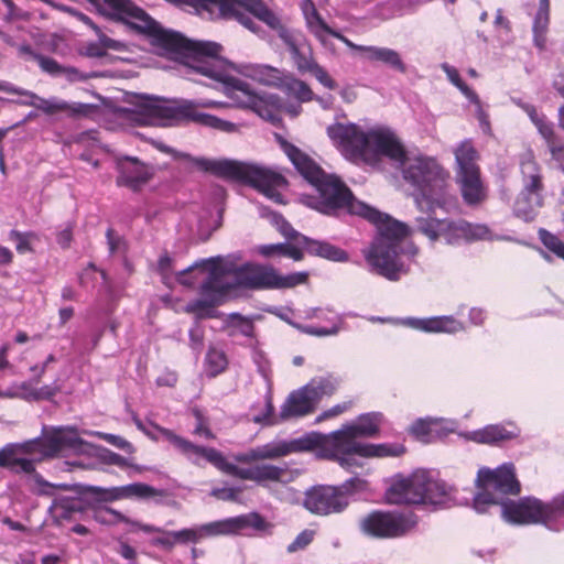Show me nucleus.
Listing matches in <instances>:
<instances>
[{"label":"nucleus","mask_w":564,"mask_h":564,"mask_svg":"<svg viewBox=\"0 0 564 564\" xmlns=\"http://www.w3.org/2000/svg\"><path fill=\"white\" fill-rule=\"evenodd\" d=\"M113 11V17L135 32L145 35L153 46L170 53L184 55L193 61L192 68L197 73L224 84L227 88L242 93L253 104L254 94L245 80L231 76L219 58L220 44L210 41H193L181 33L163 29L143 9L130 0H105Z\"/></svg>","instance_id":"nucleus-1"},{"label":"nucleus","mask_w":564,"mask_h":564,"mask_svg":"<svg viewBox=\"0 0 564 564\" xmlns=\"http://www.w3.org/2000/svg\"><path fill=\"white\" fill-rule=\"evenodd\" d=\"M196 3L209 11L216 9L224 19H234L248 30L257 33L259 25L250 17L258 18L278 32L286 45L299 72L308 73L316 64L310 43L301 32L288 29L281 20L267 7L262 0H195Z\"/></svg>","instance_id":"nucleus-2"},{"label":"nucleus","mask_w":564,"mask_h":564,"mask_svg":"<svg viewBox=\"0 0 564 564\" xmlns=\"http://www.w3.org/2000/svg\"><path fill=\"white\" fill-rule=\"evenodd\" d=\"M282 149L296 171L318 192L317 197H306L305 204L324 215L337 216L345 212L359 215L357 200L350 188L336 175L327 174L308 154L296 145L283 141Z\"/></svg>","instance_id":"nucleus-3"},{"label":"nucleus","mask_w":564,"mask_h":564,"mask_svg":"<svg viewBox=\"0 0 564 564\" xmlns=\"http://www.w3.org/2000/svg\"><path fill=\"white\" fill-rule=\"evenodd\" d=\"M115 519V522L130 525L131 532L142 531L143 533H162V536L154 538L151 543L165 551H172L176 544L198 543L202 539L216 535L237 534L247 528L264 530L267 522L258 512H250L237 517L205 523L195 528H185L178 531H165L160 527L133 520L122 512L107 508Z\"/></svg>","instance_id":"nucleus-4"},{"label":"nucleus","mask_w":564,"mask_h":564,"mask_svg":"<svg viewBox=\"0 0 564 564\" xmlns=\"http://www.w3.org/2000/svg\"><path fill=\"white\" fill-rule=\"evenodd\" d=\"M223 106L224 104L214 100H203L197 105L189 100L161 101L142 98L134 108H123L121 112L126 120L137 126H173L192 121L220 131L231 132L235 130L232 122L198 110V107L218 108Z\"/></svg>","instance_id":"nucleus-5"},{"label":"nucleus","mask_w":564,"mask_h":564,"mask_svg":"<svg viewBox=\"0 0 564 564\" xmlns=\"http://www.w3.org/2000/svg\"><path fill=\"white\" fill-rule=\"evenodd\" d=\"M402 175L415 187V204L421 212L434 214L438 208L449 214L459 209L458 198L452 191L451 173L436 158H408Z\"/></svg>","instance_id":"nucleus-6"},{"label":"nucleus","mask_w":564,"mask_h":564,"mask_svg":"<svg viewBox=\"0 0 564 564\" xmlns=\"http://www.w3.org/2000/svg\"><path fill=\"white\" fill-rule=\"evenodd\" d=\"M159 432L162 437L196 465L199 464L198 458L202 457L218 470L241 480L254 481L263 488H267L270 482L284 484L288 481L290 470L286 465L261 464L251 468H240L229 463L224 454L214 447L196 445L165 427H159Z\"/></svg>","instance_id":"nucleus-7"},{"label":"nucleus","mask_w":564,"mask_h":564,"mask_svg":"<svg viewBox=\"0 0 564 564\" xmlns=\"http://www.w3.org/2000/svg\"><path fill=\"white\" fill-rule=\"evenodd\" d=\"M159 432L162 437L196 465L199 464L198 458L202 457L218 470L241 480L254 481L263 488H267L270 482L284 484L288 481L290 470L286 465L261 464L251 468H240L229 463L224 454L214 447L196 445L165 427H159Z\"/></svg>","instance_id":"nucleus-8"},{"label":"nucleus","mask_w":564,"mask_h":564,"mask_svg":"<svg viewBox=\"0 0 564 564\" xmlns=\"http://www.w3.org/2000/svg\"><path fill=\"white\" fill-rule=\"evenodd\" d=\"M177 156L189 161L199 171L250 185L276 203L282 200L278 188L288 185L286 178L280 172L265 166L231 160L194 158L186 153H181Z\"/></svg>","instance_id":"nucleus-9"},{"label":"nucleus","mask_w":564,"mask_h":564,"mask_svg":"<svg viewBox=\"0 0 564 564\" xmlns=\"http://www.w3.org/2000/svg\"><path fill=\"white\" fill-rule=\"evenodd\" d=\"M455 489L425 469L405 476L397 474L389 479L384 492L389 505H444L452 499Z\"/></svg>","instance_id":"nucleus-10"},{"label":"nucleus","mask_w":564,"mask_h":564,"mask_svg":"<svg viewBox=\"0 0 564 564\" xmlns=\"http://www.w3.org/2000/svg\"><path fill=\"white\" fill-rule=\"evenodd\" d=\"M521 191L513 203V214L524 221H532L544 206L545 184L541 165L532 152L520 159Z\"/></svg>","instance_id":"nucleus-11"},{"label":"nucleus","mask_w":564,"mask_h":564,"mask_svg":"<svg viewBox=\"0 0 564 564\" xmlns=\"http://www.w3.org/2000/svg\"><path fill=\"white\" fill-rule=\"evenodd\" d=\"M477 494L474 507L478 512H485L489 506L501 505L505 496H518L521 491L512 464H505L496 469L480 468L476 479Z\"/></svg>","instance_id":"nucleus-12"},{"label":"nucleus","mask_w":564,"mask_h":564,"mask_svg":"<svg viewBox=\"0 0 564 564\" xmlns=\"http://www.w3.org/2000/svg\"><path fill=\"white\" fill-rule=\"evenodd\" d=\"M30 442L23 443H10L0 449V467L9 469L14 474H28L31 475L34 482L39 487L36 494L40 496H53L56 489L69 490L70 485L67 484H52L43 478V476L36 471L35 464L37 462V453L32 446H29Z\"/></svg>","instance_id":"nucleus-13"},{"label":"nucleus","mask_w":564,"mask_h":564,"mask_svg":"<svg viewBox=\"0 0 564 564\" xmlns=\"http://www.w3.org/2000/svg\"><path fill=\"white\" fill-rule=\"evenodd\" d=\"M433 215L429 214L426 217L415 219L416 230L431 241L443 238L447 243L455 245L462 241L479 240L488 234L486 226L474 225L465 219H438Z\"/></svg>","instance_id":"nucleus-14"},{"label":"nucleus","mask_w":564,"mask_h":564,"mask_svg":"<svg viewBox=\"0 0 564 564\" xmlns=\"http://www.w3.org/2000/svg\"><path fill=\"white\" fill-rule=\"evenodd\" d=\"M232 274L238 286L251 290L290 289L305 283L308 276L305 272L280 275L272 267L254 263L237 267Z\"/></svg>","instance_id":"nucleus-15"},{"label":"nucleus","mask_w":564,"mask_h":564,"mask_svg":"<svg viewBox=\"0 0 564 564\" xmlns=\"http://www.w3.org/2000/svg\"><path fill=\"white\" fill-rule=\"evenodd\" d=\"M417 523L414 512L373 510L360 520L359 528L371 538L395 539L413 531Z\"/></svg>","instance_id":"nucleus-16"},{"label":"nucleus","mask_w":564,"mask_h":564,"mask_svg":"<svg viewBox=\"0 0 564 564\" xmlns=\"http://www.w3.org/2000/svg\"><path fill=\"white\" fill-rule=\"evenodd\" d=\"M311 448L318 449L319 456L337 462L340 466H350L351 456L362 457L364 443L359 442L345 424L329 434H317L307 440Z\"/></svg>","instance_id":"nucleus-17"},{"label":"nucleus","mask_w":564,"mask_h":564,"mask_svg":"<svg viewBox=\"0 0 564 564\" xmlns=\"http://www.w3.org/2000/svg\"><path fill=\"white\" fill-rule=\"evenodd\" d=\"M29 442V449L33 446L37 453V462L61 457L65 452L79 449L84 444L77 427L69 425H44L41 435Z\"/></svg>","instance_id":"nucleus-18"},{"label":"nucleus","mask_w":564,"mask_h":564,"mask_svg":"<svg viewBox=\"0 0 564 564\" xmlns=\"http://www.w3.org/2000/svg\"><path fill=\"white\" fill-rule=\"evenodd\" d=\"M327 135L338 151L350 162L367 164L368 161H375V155L369 147V131H364L359 126L355 123H335L327 128Z\"/></svg>","instance_id":"nucleus-19"},{"label":"nucleus","mask_w":564,"mask_h":564,"mask_svg":"<svg viewBox=\"0 0 564 564\" xmlns=\"http://www.w3.org/2000/svg\"><path fill=\"white\" fill-rule=\"evenodd\" d=\"M0 91L25 97L26 99L21 101V105L33 107L47 116L63 112L68 117L77 118L86 117L91 112V106L88 104L68 102L56 97L46 99L31 90L17 87L8 82H0Z\"/></svg>","instance_id":"nucleus-20"},{"label":"nucleus","mask_w":564,"mask_h":564,"mask_svg":"<svg viewBox=\"0 0 564 564\" xmlns=\"http://www.w3.org/2000/svg\"><path fill=\"white\" fill-rule=\"evenodd\" d=\"M401 245L389 242L387 239H375L366 259L378 274L390 281H398L410 271L401 257Z\"/></svg>","instance_id":"nucleus-21"},{"label":"nucleus","mask_w":564,"mask_h":564,"mask_svg":"<svg viewBox=\"0 0 564 564\" xmlns=\"http://www.w3.org/2000/svg\"><path fill=\"white\" fill-rule=\"evenodd\" d=\"M350 503V490L345 486H314L305 492L303 506L312 514L325 517L344 512Z\"/></svg>","instance_id":"nucleus-22"},{"label":"nucleus","mask_w":564,"mask_h":564,"mask_svg":"<svg viewBox=\"0 0 564 564\" xmlns=\"http://www.w3.org/2000/svg\"><path fill=\"white\" fill-rule=\"evenodd\" d=\"M502 517L512 524H543L552 528L549 502L535 497H523L518 500L507 499L502 502Z\"/></svg>","instance_id":"nucleus-23"},{"label":"nucleus","mask_w":564,"mask_h":564,"mask_svg":"<svg viewBox=\"0 0 564 564\" xmlns=\"http://www.w3.org/2000/svg\"><path fill=\"white\" fill-rule=\"evenodd\" d=\"M369 138V147L375 155V161H368L367 165L375 166L379 164L382 156L402 165L408 160L404 144L391 129L382 127L370 129Z\"/></svg>","instance_id":"nucleus-24"},{"label":"nucleus","mask_w":564,"mask_h":564,"mask_svg":"<svg viewBox=\"0 0 564 564\" xmlns=\"http://www.w3.org/2000/svg\"><path fill=\"white\" fill-rule=\"evenodd\" d=\"M85 494L89 495L95 502H113L121 499L139 498L153 499L166 496L165 490L156 489L144 482H133L126 486L104 488L87 486Z\"/></svg>","instance_id":"nucleus-25"},{"label":"nucleus","mask_w":564,"mask_h":564,"mask_svg":"<svg viewBox=\"0 0 564 564\" xmlns=\"http://www.w3.org/2000/svg\"><path fill=\"white\" fill-rule=\"evenodd\" d=\"M308 441L306 440H294L291 442H278L270 443L263 446L252 448L247 453H241L235 456L236 462L245 465H251L248 468H251L256 465H261L263 462L268 459H278L284 456H288L292 453H297L306 449H311V446L307 445Z\"/></svg>","instance_id":"nucleus-26"},{"label":"nucleus","mask_w":564,"mask_h":564,"mask_svg":"<svg viewBox=\"0 0 564 564\" xmlns=\"http://www.w3.org/2000/svg\"><path fill=\"white\" fill-rule=\"evenodd\" d=\"M360 217L367 219L377 227L376 239H387L389 242L401 245V240L408 236L409 228L405 224L398 221L388 214L381 213L369 205H357Z\"/></svg>","instance_id":"nucleus-27"},{"label":"nucleus","mask_w":564,"mask_h":564,"mask_svg":"<svg viewBox=\"0 0 564 564\" xmlns=\"http://www.w3.org/2000/svg\"><path fill=\"white\" fill-rule=\"evenodd\" d=\"M199 269L207 271L208 275L199 288V294H209L219 302L232 290V285L226 283L224 278L232 273L231 270L223 265L220 258H210L199 262Z\"/></svg>","instance_id":"nucleus-28"},{"label":"nucleus","mask_w":564,"mask_h":564,"mask_svg":"<svg viewBox=\"0 0 564 564\" xmlns=\"http://www.w3.org/2000/svg\"><path fill=\"white\" fill-rule=\"evenodd\" d=\"M117 167L116 184L133 192H139L153 177L152 169L137 158L126 156L118 161Z\"/></svg>","instance_id":"nucleus-29"},{"label":"nucleus","mask_w":564,"mask_h":564,"mask_svg":"<svg viewBox=\"0 0 564 564\" xmlns=\"http://www.w3.org/2000/svg\"><path fill=\"white\" fill-rule=\"evenodd\" d=\"M316 403L305 387L292 391L281 406L280 421L303 417L316 410Z\"/></svg>","instance_id":"nucleus-30"},{"label":"nucleus","mask_w":564,"mask_h":564,"mask_svg":"<svg viewBox=\"0 0 564 564\" xmlns=\"http://www.w3.org/2000/svg\"><path fill=\"white\" fill-rule=\"evenodd\" d=\"M464 203L469 207H479L488 199V186L481 173L455 176Z\"/></svg>","instance_id":"nucleus-31"},{"label":"nucleus","mask_w":564,"mask_h":564,"mask_svg":"<svg viewBox=\"0 0 564 564\" xmlns=\"http://www.w3.org/2000/svg\"><path fill=\"white\" fill-rule=\"evenodd\" d=\"M455 176L471 175L481 173L478 161L479 152L471 140L462 141L454 150Z\"/></svg>","instance_id":"nucleus-32"},{"label":"nucleus","mask_w":564,"mask_h":564,"mask_svg":"<svg viewBox=\"0 0 564 564\" xmlns=\"http://www.w3.org/2000/svg\"><path fill=\"white\" fill-rule=\"evenodd\" d=\"M20 51L29 54L39 64L40 68L51 76H63L70 82L83 79L77 68L61 65L55 58L34 52L29 45L21 46Z\"/></svg>","instance_id":"nucleus-33"},{"label":"nucleus","mask_w":564,"mask_h":564,"mask_svg":"<svg viewBox=\"0 0 564 564\" xmlns=\"http://www.w3.org/2000/svg\"><path fill=\"white\" fill-rule=\"evenodd\" d=\"M519 429L513 423L490 424L471 433V440L479 444H498L518 437Z\"/></svg>","instance_id":"nucleus-34"},{"label":"nucleus","mask_w":564,"mask_h":564,"mask_svg":"<svg viewBox=\"0 0 564 564\" xmlns=\"http://www.w3.org/2000/svg\"><path fill=\"white\" fill-rule=\"evenodd\" d=\"M410 325L426 333L455 334L464 330V325L452 316H436L430 318L410 319Z\"/></svg>","instance_id":"nucleus-35"},{"label":"nucleus","mask_w":564,"mask_h":564,"mask_svg":"<svg viewBox=\"0 0 564 564\" xmlns=\"http://www.w3.org/2000/svg\"><path fill=\"white\" fill-rule=\"evenodd\" d=\"M364 58L371 63H382L401 74L406 73V65L402 61L401 55L392 48L368 46V48H364Z\"/></svg>","instance_id":"nucleus-36"},{"label":"nucleus","mask_w":564,"mask_h":564,"mask_svg":"<svg viewBox=\"0 0 564 564\" xmlns=\"http://www.w3.org/2000/svg\"><path fill=\"white\" fill-rule=\"evenodd\" d=\"M87 503L80 497L59 496L53 500L52 511L56 520H72L77 513L87 510Z\"/></svg>","instance_id":"nucleus-37"},{"label":"nucleus","mask_w":564,"mask_h":564,"mask_svg":"<svg viewBox=\"0 0 564 564\" xmlns=\"http://www.w3.org/2000/svg\"><path fill=\"white\" fill-rule=\"evenodd\" d=\"M300 242L304 246V249L308 254L318 256L332 261L347 260L346 251L330 245L329 242L314 240L306 236H301Z\"/></svg>","instance_id":"nucleus-38"},{"label":"nucleus","mask_w":564,"mask_h":564,"mask_svg":"<svg viewBox=\"0 0 564 564\" xmlns=\"http://www.w3.org/2000/svg\"><path fill=\"white\" fill-rule=\"evenodd\" d=\"M357 438L373 437L380 431V415L376 413H367L360 415L356 422L346 424Z\"/></svg>","instance_id":"nucleus-39"},{"label":"nucleus","mask_w":564,"mask_h":564,"mask_svg":"<svg viewBox=\"0 0 564 564\" xmlns=\"http://www.w3.org/2000/svg\"><path fill=\"white\" fill-rule=\"evenodd\" d=\"M204 364L207 376L216 378L227 370L229 360L223 349L210 346L206 352Z\"/></svg>","instance_id":"nucleus-40"},{"label":"nucleus","mask_w":564,"mask_h":564,"mask_svg":"<svg viewBox=\"0 0 564 564\" xmlns=\"http://www.w3.org/2000/svg\"><path fill=\"white\" fill-rule=\"evenodd\" d=\"M304 387L317 405L323 397H330L336 392L338 381L332 376H327L313 379Z\"/></svg>","instance_id":"nucleus-41"},{"label":"nucleus","mask_w":564,"mask_h":564,"mask_svg":"<svg viewBox=\"0 0 564 564\" xmlns=\"http://www.w3.org/2000/svg\"><path fill=\"white\" fill-rule=\"evenodd\" d=\"M200 295L202 299L188 302L184 307V312L187 314L195 315L197 319L214 317L213 310L217 305L221 304V302L210 296L209 294Z\"/></svg>","instance_id":"nucleus-42"},{"label":"nucleus","mask_w":564,"mask_h":564,"mask_svg":"<svg viewBox=\"0 0 564 564\" xmlns=\"http://www.w3.org/2000/svg\"><path fill=\"white\" fill-rule=\"evenodd\" d=\"M306 23L312 32L322 39V32L329 30V25L324 21L312 0H303L301 6Z\"/></svg>","instance_id":"nucleus-43"},{"label":"nucleus","mask_w":564,"mask_h":564,"mask_svg":"<svg viewBox=\"0 0 564 564\" xmlns=\"http://www.w3.org/2000/svg\"><path fill=\"white\" fill-rule=\"evenodd\" d=\"M405 453V447L401 444H366L364 443V458L398 457Z\"/></svg>","instance_id":"nucleus-44"},{"label":"nucleus","mask_w":564,"mask_h":564,"mask_svg":"<svg viewBox=\"0 0 564 564\" xmlns=\"http://www.w3.org/2000/svg\"><path fill=\"white\" fill-rule=\"evenodd\" d=\"M252 77L263 85L282 88L286 76L275 67L258 65L253 68Z\"/></svg>","instance_id":"nucleus-45"},{"label":"nucleus","mask_w":564,"mask_h":564,"mask_svg":"<svg viewBox=\"0 0 564 564\" xmlns=\"http://www.w3.org/2000/svg\"><path fill=\"white\" fill-rule=\"evenodd\" d=\"M282 88L301 102H308L314 98V93L311 87L305 82L297 78L285 77Z\"/></svg>","instance_id":"nucleus-46"},{"label":"nucleus","mask_w":564,"mask_h":564,"mask_svg":"<svg viewBox=\"0 0 564 564\" xmlns=\"http://www.w3.org/2000/svg\"><path fill=\"white\" fill-rule=\"evenodd\" d=\"M9 239L15 243V250L20 254L34 252L33 243L40 240V237L34 231H19L12 229L9 232Z\"/></svg>","instance_id":"nucleus-47"},{"label":"nucleus","mask_w":564,"mask_h":564,"mask_svg":"<svg viewBox=\"0 0 564 564\" xmlns=\"http://www.w3.org/2000/svg\"><path fill=\"white\" fill-rule=\"evenodd\" d=\"M438 422L433 419H419L410 427V432L422 442H430L436 434Z\"/></svg>","instance_id":"nucleus-48"},{"label":"nucleus","mask_w":564,"mask_h":564,"mask_svg":"<svg viewBox=\"0 0 564 564\" xmlns=\"http://www.w3.org/2000/svg\"><path fill=\"white\" fill-rule=\"evenodd\" d=\"M343 318L339 315H334L329 327H315V326H297V328L307 335L324 337L337 335L341 329Z\"/></svg>","instance_id":"nucleus-49"},{"label":"nucleus","mask_w":564,"mask_h":564,"mask_svg":"<svg viewBox=\"0 0 564 564\" xmlns=\"http://www.w3.org/2000/svg\"><path fill=\"white\" fill-rule=\"evenodd\" d=\"M539 237L546 249L564 260V242L546 229L539 230Z\"/></svg>","instance_id":"nucleus-50"},{"label":"nucleus","mask_w":564,"mask_h":564,"mask_svg":"<svg viewBox=\"0 0 564 564\" xmlns=\"http://www.w3.org/2000/svg\"><path fill=\"white\" fill-rule=\"evenodd\" d=\"M550 21V0H540L539 9L533 23V31L535 35L542 34L546 31Z\"/></svg>","instance_id":"nucleus-51"},{"label":"nucleus","mask_w":564,"mask_h":564,"mask_svg":"<svg viewBox=\"0 0 564 564\" xmlns=\"http://www.w3.org/2000/svg\"><path fill=\"white\" fill-rule=\"evenodd\" d=\"M192 414H193V416L196 420V425H195V429L193 431V434L194 435H198V436H203L206 440H215L216 436L213 433V431L210 430L208 420L204 415L202 410L195 406V408L192 409Z\"/></svg>","instance_id":"nucleus-52"},{"label":"nucleus","mask_w":564,"mask_h":564,"mask_svg":"<svg viewBox=\"0 0 564 564\" xmlns=\"http://www.w3.org/2000/svg\"><path fill=\"white\" fill-rule=\"evenodd\" d=\"M449 80L464 94L471 104H479V96L462 79L455 68L447 69Z\"/></svg>","instance_id":"nucleus-53"},{"label":"nucleus","mask_w":564,"mask_h":564,"mask_svg":"<svg viewBox=\"0 0 564 564\" xmlns=\"http://www.w3.org/2000/svg\"><path fill=\"white\" fill-rule=\"evenodd\" d=\"M229 321L230 325L236 327L241 335L246 337L254 336V325L250 318L239 313H232L229 315Z\"/></svg>","instance_id":"nucleus-54"},{"label":"nucleus","mask_w":564,"mask_h":564,"mask_svg":"<svg viewBox=\"0 0 564 564\" xmlns=\"http://www.w3.org/2000/svg\"><path fill=\"white\" fill-rule=\"evenodd\" d=\"M315 531L305 529L302 532H300L296 538L291 542L286 551L288 553H295L297 551L306 549L314 540Z\"/></svg>","instance_id":"nucleus-55"},{"label":"nucleus","mask_w":564,"mask_h":564,"mask_svg":"<svg viewBox=\"0 0 564 564\" xmlns=\"http://www.w3.org/2000/svg\"><path fill=\"white\" fill-rule=\"evenodd\" d=\"M534 126L536 127L540 134L545 140L549 149L552 145L556 144L558 141H561V138L558 137V134H556L554 132L553 124L551 122H549L545 117L542 120H540L539 122H536Z\"/></svg>","instance_id":"nucleus-56"},{"label":"nucleus","mask_w":564,"mask_h":564,"mask_svg":"<svg viewBox=\"0 0 564 564\" xmlns=\"http://www.w3.org/2000/svg\"><path fill=\"white\" fill-rule=\"evenodd\" d=\"M311 73L324 87L334 90L337 88V83L330 77L327 70L319 66L317 63L308 72Z\"/></svg>","instance_id":"nucleus-57"},{"label":"nucleus","mask_w":564,"mask_h":564,"mask_svg":"<svg viewBox=\"0 0 564 564\" xmlns=\"http://www.w3.org/2000/svg\"><path fill=\"white\" fill-rule=\"evenodd\" d=\"M552 524L564 519V492L554 497L549 502Z\"/></svg>","instance_id":"nucleus-58"},{"label":"nucleus","mask_w":564,"mask_h":564,"mask_svg":"<svg viewBox=\"0 0 564 564\" xmlns=\"http://www.w3.org/2000/svg\"><path fill=\"white\" fill-rule=\"evenodd\" d=\"M241 494L240 488L236 487H224V488H215L212 490V496L215 497L218 500L223 501H237L239 498V495Z\"/></svg>","instance_id":"nucleus-59"},{"label":"nucleus","mask_w":564,"mask_h":564,"mask_svg":"<svg viewBox=\"0 0 564 564\" xmlns=\"http://www.w3.org/2000/svg\"><path fill=\"white\" fill-rule=\"evenodd\" d=\"M325 33L341 41L347 47H349L354 51L360 52L362 55H364V48H368V46L358 45V44L352 43L349 39H347L345 35H343L338 31L333 30L330 26H329V30H327Z\"/></svg>","instance_id":"nucleus-60"},{"label":"nucleus","mask_w":564,"mask_h":564,"mask_svg":"<svg viewBox=\"0 0 564 564\" xmlns=\"http://www.w3.org/2000/svg\"><path fill=\"white\" fill-rule=\"evenodd\" d=\"M58 389L52 386H43L41 388H37V390H34L33 400L34 401H41V400H51L53 397L56 395Z\"/></svg>","instance_id":"nucleus-61"},{"label":"nucleus","mask_w":564,"mask_h":564,"mask_svg":"<svg viewBox=\"0 0 564 564\" xmlns=\"http://www.w3.org/2000/svg\"><path fill=\"white\" fill-rule=\"evenodd\" d=\"M350 404L349 403H341V404H336L335 406L324 411L318 417H317V421L321 422V421H324V420H327V419H332V417H335L341 413H344L345 411H347L349 409Z\"/></svg>","instance_id":"nucleus-62"},{"label":"nucleus","mask_w":564,"mask_h":564,"mask_svg":"<svg viewBox=\"0 0 564 564\" xmlns=\"http://www.w3.org/2000/svg\"><path fill=\"white\" fill-rule=\"evenodd\" d=\"M283 248L284 243L263 245L259 247V253L267 258L282 256Z\"/></svg>","instance_id":"nucleus-63"},{"label":"nucleus","mask_w":564,"mask_h":564,"mask_svg":"<svg viewBox=\"0 0 564 564\" xmlns=\"http://www.w3.org/2000/svg\"><path fill=\"white\" fill-rule=\"evenodd\" d=\"M549 150L551 152L552 159L558 163L560 167L564 172V143L562 140L552 145Z\"/></svg>","instance_id":"nucleus-64"}]
</instances>
